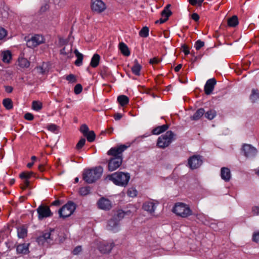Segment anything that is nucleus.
Here are the masks:
<instances>
[{
	"mask_svg": "<svg viewBox=\"0 0 259 259\" xmlns=\"http://www.w3.org/2000/svg\"><path fill=\"white\" fill-rule=\"evenodd\" d=\"M100 59V57L98 54H94L92 58L90 65L94 68L97 67L99 63Z\"/></svg>",
	"mask_w": 259,
	"mask_h": 259,
	"instance_id": "nucleus-31",
	"label": "nucleus"
},
{
	"mask_svg": "<svg viewBox=\"0 0 259 259\" xmlns=\"http://www.w3.org/2000/svg\"><path fill=\"white\" fill-rule=\"evenodd\" d=\"M204 46V42L203 41H201V40H198L196 41L194 48L195 49H201V48L203 47Z\"/></svg>",
	"mask_w": 259,
	"mask_h": 259,
	"instance_id": "nucleus-47",
	"label": "nucleus"
},
{
	"mask_svg": "<svg viewBox=\"0 0 259 259\" xmlns=\"http://www.w3.org/2000/svg\"><path fill=\"white\" fill-rule=\"evenodd\" d=\"M29 185V182L28 180H24L23 183L21 185V189H26Z\"/></svg>",
	"mask_w": 259,
	"mask_h": 259,
	"instance_id": "nucleus-53",
	"label": "nucleus"
},
{
	"mask_svg": "<svg viewBox=\"0 0 259 259\" xmlns=\"http://www.w3.org/2000/svg\"><path fill=\"white\" fill-rule=\"evenodd\" d=\"M32 172H22L20 175V177L22 179L28 180L32 176Z\"/></svg>",
	"mask_w": 259,
	"mask_h": 259,
	"instance_id": "nucleus-42",
	"label": "nucleus"
},
{
	"mask_svg": "<svg viewBox=\"0 0 259 259\" xmlns=\"http://www.w3.org/2000/svg\"><path fill=\"white\" fill-rule=\"evenodd\" d=\"M106 229L114 233L117 232L119 229V220L116 217H112L108 221Z\"/></svg>",
	"mask_w": 259,
	"mask_h": 259,
	"instance_id": "nucleus-14",
	"label": "nucleus"
},
{
	"mask_svg": "<svg viewBox=\"0 0 259 259\" xmlns=\"http://www.w3.org/2000/svg\"><path fill=\"white\" fill-rule=\"evenodd\" d=\"M131 197H135L138 196V192L135 188H131Z\"/></svg>",
	"mask_w": 259,
	"mask_h": 259,
	"instance_id": "nucleus-51",
	"label": "nucleus"
},
{
	"mask_svg": "<svg viewBox=\"0 0 259 259\" xmlns=\"http://www.w3.org/2000/svg\"><path fill=\"white\" fill-rule=\"evenodd\" d=\"M75 208V205L74 203L71 202H68L59 209V213L60 217L65 218L70 216Z\"/></svg>",
	"mask_w": 259,
	"mask_h": 259,
	"instance_id": "nucleus-7",
	"label": "nucleus"
},
{
	"mask_svg": "<svg viewBox=\"0 0 259 259\" xmlns=\"http://www.w3.org/2000/svg\"><path fill=\"white\" fill-rule=\"evenodd\" d=\"M125 215V213L122 210H119L117 211V214H115L113 215V217H116L117 220H119V222L124 218Z\"/></svg>",
	"mask_w": 259,
	"mask_h": 259,
	"instance_id": "nucleus-41",
	"label": "nucleus"
},
{
	"mask_svg": "<svg viewBox=\"0 0 259 259\" xmlns=\"http://www.w3.org/2000/svg\"><path fill=\"white\" fill-rule=\"evenodd\" d=\"M121 53L125 56L130 55V50H120Z\"/></svg>",
	"mask_w": 259,
	"mask_h": 259,
	"instance_id": "nucleus-58",
	"label": "nucleus"
},
{
	"mask_svg": "<svg viewBox=\"0 0 259 259\" xmlns=\"http://www.w3.org/2000/svg\"><path fill=\"white\" fill-rule=\"evenodd\" d=\"M2 60L4 63H9L12 59V53L9 50L4 51L2 52Z\"/></svg>",
	"mask_w": 259,
	"mask_h": 259,
	"instance_id": "nucleus-25",
	"label": "nucleus"
},
{
	"mask_svg": "<svg viewBox=\"0 0 259 259\" xmlns=\"http://www.w3.org/2000/svg\"><path fill=\"white\" fill-rule=\"evenodd\" d=\"M122 117V115L120 113H116L114 115V118L115 120H118L120 119Z\"/></svg>",
	"mask_w": 259,
	"mask_h": 259,
	"instance_id": "nucleus-59",
	"label": "nucleus"
},
{
	"mask_svg": "<svg viewBox=\"0 0 259 259\" xmlns=\"http://www.w3.org/2000/svg\"><path fill=\"white\" fill-rule=\"evenodd\" d=\"M189 2L192 6H195L197 4V0H189Z\"/></svg>",
	"mask_w": 259,
	"mask_h": 259,
	"instance_id": "nucleus-63",
	"label": "nucleus"
},
{
	"mask_svg": "<svg viewBox=\"0 0 259 259\" xmlns=\"http://www.w3.org/2000/svg\"><path fill=\"white\" fill-rule=\"evenodd\" d=\"M216 83L217 80L214 78L209 79L206 81L204 89L206 95H209L212 93Z\"/></svg>",
	"mask_w": 259,
	"mask_h": 259,
	"instance_id": "nucleus-16",
	"label": "nucleus"
},
{
	"mask_svg": "<svg viewBox=\"0 0 259 259\" xmlns=\"http://www.w3.org/2000/svg\"><path fill=\"white\" fill-rule=\"evenodd\" d=\"M119 49H128V47L124 43L121 42L119 44Z\"/></svg>",
	"mask_w": 259,
	"mask_h": 259,
	"instance_id": "nucleus-60",
	"label": "nucleus"
},
{
	"mask_svg": "<svg viewBox=\"0 0 259 259\" xmlns=\"http://www.w3.org/2000/svg\"><path fill=\"white\" fill-rule=\"evenodd\" d=\"M24 118L25 119L31 121L33 120L34 117L33 115L30 113H27L24 115Z\"/></svg>",
	"mask_w": 259,
	"mask_h": 259,
	"instance_id": "nucleus-54",
	"label": "nucleus"
},
{
	"mask_svg": "<svg viewBox=\"0 0 259 259\" xmlns=\"http://www.w3.org/2000/svg\"><path fill=\"white\" fill-rule=\"evenodd\" d=\"M38 73L44 74L49 72L50 69V65L48 63L44 62L41 66L36 67Z\"/></svg>",
	"mask_w": 259,
	"mask_h": 259,
	"instance_id": "nucleus-22",
	"label": "nucleus"
},
{
	"mask_svg": "<svg viewBox=\"0 0 259 259\" xmlns=\"http://www.w3.org/2000/svg\"><path fill=\"white\" fill-rule=\"evenodd\" d=\"M172 212L182 218H186L192 214V210L188 205L183 203H176L172 208Z\"/></svg>",
	"mask_w": 259,
	"mask_h": 259,
	"instance_id": "nucleus-6",
	"label": "nucleus"
},
{
	"mask_svg": "<svg viewBox=\"0 0 259 259\" xmlns=\"http://www.w3.org/2000/svg\"><path fill=\"white\" fill-rule=\"evenodd\" d=\"M252 211L254 214L259 215V207L254 206L252 208Z\"/></svg>",
	"mask_w": 259,
	"mask_h": 259,
	"instance_id": "nucleus-57",
	"label": "nucleus"
},
{
	"mask_svg": "<svg viewBox=\"0 0 259 259\" xmlns=\"http://www.w3.org/2000/svg\"><path fill=\"white\" fill-rule=\"evenodd\" d=\"M48 129L52 132H55L57 130V126L54 124H50L48 126Z\"/></svg>",
	"mask_w": 259,
	"mask_h": 259,
	"instance_id": "nucleus-49",
	"label": "nucleus"
},
{
	"mask_svg": "<svg viewBox=\"0 0 259 259\" xmlns=\"http://www.w3.org/2000/svg\"><path fill=\"white\" fill-rule=\"evenodd\" d=\"M204 115L208 120H212L217 115V112L214 109H209L207 111H205Z\"/></svg>",
	"mask_w": 259,
	"mask_h": 259,
	"instance_id": "nucleus-32",
	"label": "nucleus"
},
{
	"mask_svg": "<svg viewBox=\"0 0 259 259\" xmlns=\"http://www.w3.org/2000/svg\"><path fill=\"white\" fill-rule=\"evenodd\" d=\"M142 207L144 210L152 213L154 211L155 207L153 202H146L143 203Z\"/></svg>",
	"mask_w": 259,
	"mask_h": 259,
	"instance_id": "nucleus-26",
	"label": "nucleus"
},
{
	"mask_svg": "<svg viewBox=\"0 0 259 259\" xmlns=\"http://www.w3.org/2000/svg\"><path fill=\"white\" fill-rule=\"evenodd\" d=\"M91 8L93 12L99 14L106 10V6L102 0H91Z\"/></svg>",
	"mask_w": 259,
	"mask_h": 259,
	"instance_id": "nucleus-11",
	"label": "nucleus"
},
{
	"mask_svg": "<svg viewBox=\"0 0 259 259\" xmlns=\"http://www.w3.org/2000/svg\"><path fill=\"white\" fill-rule=\"evenodd\" d=\"M176 139V135L171 131H168L158 138L156 145L158 148L164 149Z\"/></svg>",
	"mask_w": 259,
	"mask_h": 259,
	"instance_id": "nucleus-5",
	"label": "nucleus"
},
{
	"mask_svg": "<svg viewBox=\"0 0 259 259\" xmlns=\"http://www.w3.org/2000/svg\"><path fill=\"white\" fill-rule=\"evenodd\" d=\"M86 137L87 140L90 142H93L96 138V135L94 131H89L88 133L85 136Z\"/></svg>",
	"mask_w": 259,
	"mask_h": 259,
	"instance_id": "nucleus-37",
	"label": "nucleus"
},
{
	"mask_svg": "<svg viewBox=\"0 0 259 259\" xmlns=\"http://www.w3.org/2000/svg\"><path fill=\"white\" fill-rule=\"evenodd\" d=\"M249 99L252 103H255L259 99V90L257 89H252Z\"/></svg>",
	"mask_w": 259,
	"mask_h": 259,
	"instance_id": "nucleus-28",
	"label": "nucleus"
},
{
	"mask_svg": "<svg viewBox=\"0 0 259 259\" xmlns=\"http://www.w3.org/2000/svg\"><path fill=\"white\" fill-rule=\"evenodd\" d=\"M28 246L26 243L19 244L17 247V251L19 253L27 254L29 252Z\"/></svg>",
	"mask_w": 259,
	"mask_h": 259,
	"instance_id": "nucleus-27",
	"label": "nucleus"
},
{
	"mask_svg": "<svg viewBox=\"0 0 259 259\" xmlns=\"http://www.w3.org/2000/svg\"><path fill=\"white\" fill-rule=\"evenodd\" d=\"M106 179L112 181L116 185L125 186L127 185L128 183L130 176L127 172L125 173L121 171H117L111 175H108Z\"/></svg>",
	"mask_w": 259,
	"mask_h": 259,
	"instance_id": "nucleus-2",
	"label": "nucleus"
},
{
	"mask_svg": "<svg viewBox=\"0 0 259 259\" xmlns=\"http://www.w3.org/2000/svg\"><path fill=\"white\" fill-rule=\"evenodd\" d=\"M90 193L89 187H82L79 190V193L82 196H85Z\"/></svg>",
	"mask_w": 259,
	"mask_h": 259,
	"instance_id": "nucleus-39",
	"label": "nucleus"
},
{
	"mask_svg": "<svg viewBox=\"0 0 259 259\" xmlns=\"http://www.w3.org/2000/svg\"><path fill=\"white\" fill-rule=\"evenodd\" d=\"M45 42V38L42 35L35 34L26 41V45L28 48H35Z\"/></svg>",
	"mask_w": 259,
	"mask_h": 259,
	"instance_id": "nucleus-9",
	"label": "nucleus"
},
{
	"mask_svg": "<svg viewBox=\"0 0 259 259\" xmlns=\"http://www.w3.org/2000/svg\"><path fill=\"white\" fill-rule=\"evenodd\" d=\"M117 102L121 107H124L128 104L129 102V99L126 96L121 95L118 96L117 98Z\"/></svg>",
	"mask_w": 259,
	"mask_h": 259,
	"instance_id": "nucleus-24",
	"label": "nucleus"
},
{
	"mask_svg": "<svg viewBox=\"0 0 259 259\" xmlns=\"http://www.w3.org/2000/svg\"><path fill=\"white\" fill-rule=\"evenodd\" d=\"M107 133L109 134H112L113 132V128L111 127H109L107 129Z\"/></svg>",
	"mask_w": 259,
	"mask_h": 259,
	"instance_id": "nucleus-64",
	"label": "nucleus"
},
{
	"mask_svg": "<svg viewBox=\"0 0 259 259\" xmlns=\"http://www.w3.org/2000/svg\"><path fill=\"white\" fill-rule=\"evenodd\" d=\"M17 233L19 238H24L27 234V229L24 226H22L18 228Z\"/></svg>",
	"mask_w": 259,
	"mask_h": 259,
	"instance_id": "nucleus-33",
	"label": "nucleus"
},
{
	"mask_svg": "<svg viewBox=\"0 0 259 259\" xmlns=\"http://www.w3.org/2000/svg\"><path fill=\"white\" fill-rule=\"evenodd\" d=\"M74 54L77 58L74 64L77 66H80L82 64L83 56L81 53H79L77 50H74Z\"/></svg>",
	"mask_w": 259,
	"mask_h": 259,
	"instance_id": "nucleus-29",
	"label": "nucleus"
},
{
	"mask_svg": "<svg viewBox=\"0 0 259 259\" xmlns=\"http://www.w3.org/2000/svg\"><path fill=\"white\" fill-rule=\"evenodd\" d=\"M128 147L126 145L111 148L107 151V155L110 157L108 161V169L109 171H113L116 170L121 165L123 159L122 153Z\"/></svg>",
	"mask_w": 259,
	"mask_h": 259,
	"instance_id": "nucleus-1",
	"label": "nucleus"
},
{
	"mask_svg": "<svg viewBox=\"0 0 259 259\" xmlns=\"http://www.w3.org/2000/svg\"><path fill=\"white\" fill-rule=\"evenodd\" d=\"M171 5L170 4H168L164 8V10L161 12V15L162 17H164V18H161L159 20L155 21V23H159L162 24L165 22L168 19L169 17H170L172 15L171 11L169 10V8Z\"/></svg>",
	"mask_w": 259,
	"mask_h": 259,
	"instance_id": "nucleus-15",
	"label": "nucleus"
},
{
	"mask_svg": "<svg viewBox=\"0 0 259 259\" xmlns=\"http://www.w3.org/2000/svg\"><path fill=\"white\" fill-rule=\"evenodd\" d=\"M113 241H103L98 243V249L99 251L103 254H109L114 247Z\"/></svg>",
	"mask_w": 259,
	"mask_h": 259,
	"instance_id": "nucleus-8",
	"label": "nucleus"
},
{
	"mask_svg": "<svg viewBox=\"0 0 259 259\" xmlns=\"http://www.w3.org/2000/svg\"><path fill=\"white\" fill-rule=\"evenodd\" d=\"M202 163V156L200 155H193L190 157L188 160L189 167L192 170L199 167Z\"/></svg>",
	"mask_w": 259,
	"mask_h": 259,
	"instance_id": "nucleus-10",
	"label": "nucleus"
},
{
	"mask_svg": "<svg viewBox=\"0 0 259 259\" xmlns=\"http://www.w3.org/2000/svg\"><path fill=\"white\" fill-rule=\"evenodd\" d=\"M221 178L225 182H229L231 179V172L229 168L223 167L221 169Z\"/></svg>",
	"mask_w": 259,
	"mask_h": 259,
	"instance_id": "nucleus-20",
	"label": "nucleus"
},
{
	"mask_svg": "<svg viewBox=\"0 0 259 259\" xmlns=\"http://www.w3.org/2000/svg\"><path fill=\"white\" fill-rule=\"evenodd\" d=\"M58 237L57 232L54 229L46 230L42 233V234L37 238V242L39 244L45 245L52 244Z\"/></svg>",
	"mask_w": 259,
	"mask_h": 259,
	"instance_id": "nucleus-3",
	"label": "nucleus"
},
{
	"mask_svg": "<svg viewBox=\"0 0 259 259\" xmlns=\"http://www.w3.org/2000/svg\"><path fill=\"white\" fill-rule=\"evenodd\" d=\"M252 241L254 242H259V231L254 232L252 235Z\"/></svg>",
	"mask_w": 259,
	"mask_h": 259,
	"instance_id": "nucleus-48",
	"label": "nucleus"
},
{
	"mask_svg": "<svg viewBox=\"0 0 259 259\" xmlns=\"http://www.w3.org/2000/svg\"><path fill=\"white\" fill-rule=\"evenodd\" d=\"M199 50H195V51L192 50V52H191V55L194 57V59H192V61L193 63L197 61L198 60H200L202 56H203V54H200L198 55V51Z\"/></svg>",
	"mask_w": 259,
	"mask_h": 259,
	"instance_id": "nucleus-34",
	"label": "nucleus"
},
{
	"mask_svg": "<svg viewBox=\"0 0 259 259\" xmlns=\"http://www.w3.org/2000/svg\"><path fill=\"white\" fill-rule=\"evenodd\" d=\"M38 219L41 220L45 218H48L52 215V213L48 206L41 205L37 208Z\"/></svg>",
	"mask_w": 259,
	"mask_h": 259,
	"instance_id": "nucleus-13",
	"label": "nucleus"
},
{
	"mask_svg": "<svg viewBox=\"0 0 259 259\" xmlns=\"http://www.w3.org/2000/svg\"><path fill=\"white\" fill-rule=\"evenodd\" d=\"M82 250L81 246H76L72 251V253L74 255L78 254Z\"/></svg>",
	"mask_w": 259,
	"mask_h": 259,
	"instance_id": "nucleus-52",
	"label": "nucleus"
},
{
	"mask_svg": "<svg viewBox=\"0 0 259 259\" xmlns=\"http://www.w3.org/2000/svg\"><path fill=\"white\" fill-rule=\"evenodd\" d=\"M85 139L84 138L81 139L77 143L76 146L77 149H80L85 144Z\"/></svg>",
	"mask_w": 259,
	"mask_h": 259,
	"instance_id": "nucleus-45",
	"label": "nucleus"
},
{
	"mask_svg": "<svg viewBox=\"0 0 259 259\" xmlns=\"http://www.w3.org/2000/svg\"><path fill=\"white\" fill-rule=\"evenodd\" d=\"M80 132L83 134V136H85L87 133L89 132V127L86 124H83L80 126Z\"/></svg>",
	"mask_w": 259,
	"mask_h": 259,
	"instance_id": "nucleus-44",
	"label": "nucleus"
},
{
	"mask_svg": "<svg viewBox=\"0 0 259 259\" xmlns=\"http://www.w3.org/2000/svg\"><path fill=\"white\" fill-rule=\"evenodd\" d=\"M205 113V110L203 108L198 109L193 114L190 116L191 120L197 121L200 119V118L204 115Z\"/></svg>",
	"mask_w": 259,
	"mask_h": 259,
	"instance_id": "nucleus-21",
	"label": "nucleus"
},
{
	"mask_svg": "<svg viewBox=\"0 0 259 259\" xmlns=\"http://www.w3.org/2000/svg\"><path fill=\"white\" fill-rule=\"evenodd\" d=\"M65 78L70 83H74L77 81L76 76L72 74H70L68 75H67Z\"/></svg>",
	"mask_w": 259,
	"mask_h": 259,
	"instance_id": "nucleus-40",
	"label": "nucleus"
},
{
	"mask_svg": "<svg viewBox=\"0 0 259 259\" xmlns=\"http://www.w3.org/2000/svg\"><path fill=\"white\" fill-rule=\"evenodd\" d=\"M6 92L10 93L13 91V88L11 86H7L5 88Z\"/></svg>",
	"mask_w": 259,
	"mask_h": 259,
	"instance_id": "nucleus-61",
	"label": "nucleus"
},
{
	"mask_svg": "<svg viewBox=\"0 0 259 259\" xmlns=\"http://www.w3.org/2000/svg\"><path fill=\"white\" fill-rule=\"evenodd\" d=\"M239 22L237 16H233L228 20V25L230 27H235L238 25Z\"/></svg>",
	"mask_w": 259,
	"mask_h": 259,
	"instance_id": "nucleus-30",
	"label": "nucleus"
},
{
	"mask_svg": "<svg viewBox=\"0 0 259 259\" xmlns=\"http://www.w3.org/2000/svg\"><path fill=\"white\" fill-rule=\"evenodd\" d=\"M98 206L100 209L105 210H108L112 207L110 201L105 198H102L98 201Z\"/></svg>",
	"mask_w": 259,
	"mask_h": 259,
	"instance_id": "nucleus-17",
	"label": "nucleus"
},
{
	"mask_svg": "<svg viewBox=\"0 0 259 259\" xmlns=\"http://www.w3.org/2000/svg\"><path fill=\"white\" fill-rule=\"evenodd\" d=\"M191 18L195 21H198L199 19V16L197 13H193L191 16Z\"/></svg>",
	"mask_w": 259,
	"mask_h": 259,
	"instance_id": "nucleus-56",
	"label": "nucleus"
},
{
	"mask_svg": "<svg viewBox=\"0 0 259 259\" xmlns=\"http://www.w3.org/2000/svg\"><path fill=\"white\" fill-rule=\"evenodd\" d=\"M32 109L35 111H39L42 108V103L39 101H34L32 104Z\"/></svg>",
	"mask_w": 259,
	"mask_h": 259,
	"instance_id": "nucleus-38",
	"label": "nucleus"
},
{
	"mask_svg": "<svg viewBox=\"0 0 259 259\" xmlns=\"http://www.w3.org/2000/svg\"><path fill=\"white\" fill-rule=\"evenodd\" d=\"M133 63V66L131 67V70L132 73L136 76H140L141 75V70L142 68V65L139 63L137 59H135Z\"/></svg>",
	"mask_w": 259,
	"mask_h": 259,
	"instance_id": "nucleus-19",
	"label": "nucleus"
},
{
	"mask_svg": "<svg viewBox=\"0 0 259 259\" xmlns=\"http://www.w3.org/2000/svg\"><path fill=\"white\" fill-rule=\"evenodd\" d=\"M242 151L244 155L246 157H253L257 152V149L250 144H244L243 145Z\"/></svg>",
	"mask_w": 259,
	"mask_h": 259,
	"instance_id": "nucleus-12",
	"label": "nucleus"
},
{
	"mask_svg": "<svg viewBox=\"0 0 259 259\" xmlns=\"http://www.w3.org/2000/svg\"><path fill=\"white\" fill-rule=\"evenodd\" d=\"M103 173L101 167H95L93 169L84 170L82 175L83 179L89 184L95 182L99 179Z\"/></svg>",
	"mask_w": 259,
	"mask_h": 259,
	"instance_id": "nucleus-4",
	"label": "nucleus"
},
{
	"mask_svg": "<svg viewBox=\"0 0 259 259\" xmlns=\"http://www.w3.org/2000/svg\"><path fill=\"white\" fill-rule=\"evenodd\" d=\"M162 60V59H159L156 57L151 58L149 61V63L151 65L157 64L160 63Z\"/></svg>",
	"mask_w": 259,
	"mask_h": 259,
	"instance_id": "nucleus-43",
	"label": "nucleus"
},
{
	"mask_svg": "<svg viewBox=\"0 0 259 259\" xmlns=\"http://www.w3.org/2000/svg\"><path fill=\"white\" fill-rule=\"evenodd\" d=\"M169 125L168 124H163L154 127L151 132L153 135H158L166 132L169 128Z\"/></svg>",
	"mask_w": 259,
	"mask_h": 259,
	"instance_id": "nucleus-18",
	"label": "nucleus"
},
{
	"mask_svg": "<svg viewBox=\"0 0 259 259\" xmlns=\"http://www.w3.org/2000/svg\"><path fill=\"white\" fill-rule=\"evenodd\" d=\"M3 104L4 107L8 110L11 109L13 108V104L12 100L10 99L7 98L3 100Z\"/></svg>",
	"mask_w": 259,
	"mask_h": 259,
	"instance_id": "nucleus-35",
	"label": "nucleus"
},
{
	"mask_svg": "<svg viewBox=\"0 0 259 259\" xmlns=\"http://www.w3.org/2000/svg\"><path fill=\"white\" fill-rule=\"evenodd\" d=\"M59 43L60 46H63L68 43V39L60 38Z\"/></svg>",
	"mask_w": 259,
	"mask_h": 259,
	"instance_id": "nucleus-55",
	"label": "nucleus"
},
{
	"mask_svg": "<svg viewBox=\"0 0 259 259\" xmlns=\"http://www.w3.org/2000/svg\"><path fill=\"white\" fill-rule=\"evenodd\" d=\"M149 28L145 26L139 31V35L142 37H147L149 35Z\"/></svg>",
	"mask_w": 259,
	"mask_h": 259,
	"instance_id": "nucleus-36",
	"label": "nucleus"
},
{
	"mask_svg": "<svg viewBox=\"0 0 259 259\" xmlns=\"http://www.w3.org/2000/svg\"><path fill=\"white\" fill-rule=\"evenodd\" d=\"M30 64V62L23 57H19L18 59V65L22 68H27Z\"/></svg>",
	"mask_w": 259,
	"mask_h": 259,
	"instance_id": "nucleus-23",
	"label": "nucleus"
},
{
	"mask_svg": "<svg viewBox=\"0 0 259 259\" xmlns=\"http://www.w3.org/2000/svg\"><path fill=\"white\" fill-rule=\"evenodd\" d=\"M7 35V31L3 28L0 27V39H3Z\"/></svg>",
	"mask_w": 259,
	"mask_h": 259,
	"instance_id": "nucleus-50",
	"label": "nucleus"
},
{
	"mask_svg": "<svg viewBox=\"0 0 259 259\" xmlns=\"http://www.w3.org/2000/svg\"><path fill=\"white\" fill-rule=\"evenodd\" d=\"M182 67V65L180 64L178 65L177 66H176L174 68V70L176 72H178L180 71V70L181 69Z\"/></svg>",
	"mask_w": 259,
	"mask_h": 259,
	"instance_id": "nucleus-62",
	"label": "nucleus"
},
{
	"mask_svg": "<svg viewBox=\"0 0 259 259\" xmlns=\"http://www.w3.org/2000/svg\"><path fill=\"white\" fill-rule=\"evenodd\" d=\"M82 90V87L80 84H77L74 89V92L75 94L78 95L80 94Z\"/></svg>",
	"mask_w": 259,
	"mask_h": 259,
	"instance_id": "nucleus-46",
	"label": "nucleus"
}]
</instances>
